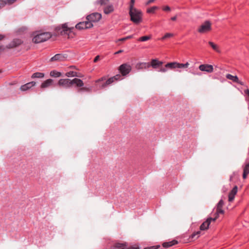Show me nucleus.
<instances>
[{
    "mask_svg": "<svg viewBox=\"0 0 249 249\" xmlns=\"http://www.w3.org/2000/svg\"><path fill=\"white\" fill-rule=\"evenodd\" d=\"M70 68L71 69H76V67L75 66H71Z\"/></svg>",
    "mask_w": 249,
    "mask_h": 249,
    "instance_id": "59",
    "label": "nucleus"
},
{
    "mask_svg": "<svg viewBox=\"0 0 249 249\" xmlns=\"http://www.w3.org/2000/svg\"><path fill=\"white\" fill-rule=\"evenodd\" d=\"M135 0H130L129 5V10L136 9L134 7Z\"/></svg>",
    "mask_w": 249,
    "mask_h": 249,
    "instance_id": "37",
    "label": "nucleus"
},
{
    "mask_svg": "<svg viewBox=\"0 0 249 249\" xmlns=\"http://www.w3.org/2000/svg\"><path fill=\"white\" fill-rule=\"evenodd\" d=\"M160 248V245L153 246L150 247H147L144 248V249H158Z\"/></svg>",
    "mask_w": 249,
    "mask_h": 249,
    "instance_id": "40",
    "label": "nucleus"
},
{
    "mask_svg": "<svg viewBox=\"0 0 249 249\" xmlns=\"http://www.w3.org/2000/svg\"><path fill=\"white\" fill-rule=\"evenodd\" d=\"M130 19L134 23L138 24L142 21V12L136 9L130 10L129 12Z\"/></svg>",
    "mask_w": 249,
    "mask_h": 249,
    "instance_id": "4",
    "label": "nucleus"
},
{
    "mask_svg": "<svg viewBox=\"0 0 249 249\" xmlns=\"http://www.w3.org/2000/svg\"><path fill=\"white\" fill-rule=\"evenodd\" d=\"M73 28H69L68 27L67 23L62 24L61 25L58 26L54 28L53 35L54 36H69L70 34L72 32Z\"/></svg>",
    "mask_w": 249,
    "mask_h": 249,
    "instance_id": "2",
    "label": "nucleus"
},
{
    "mask_svg": "<svg viewBox=\"0 0 249 249\" xmlns=\"http://www.w3.org/2000/svg\"><path fill=\"white\" fill-rule=\"evenodd\" d=\"M178 244V241L175 239H174L171 241L163 242L162 244V246L164 248H168Z\"/></svg>",
    "mask_w": 249,
    "mask_h": 249,
    "instance_id": "18",
    "label": "nucleus"
},
{
    "mask_svg": "<svg viewBox=\"0 0 249 249\" xmlns=\"http://www.w3.org/2000/svg\"><path fill=\"white\" fill-rule=\"evenodd\" d=\"M208 43L213 50L217 52H219L218 47L216 44H214L213 42L211 41H209Z\"/></svg>",
    "mask_w": 249,
    "mask_h": 249,
    "instance_id": "32",
    "label": "nucleus"
},
{
    "mask_svg": "<svg viewBox=\"0 0 249 249\" xmlns=\"http://www.w3.org/2000/svg\"><path fill=\"white\" fill-rule=\"evenodd\" d=\"M155 1V0H148V1L145 3V5H149L150 3L154 2Z\"/></svg>",
    "mask_w": 249,
    "mask_h": 249,
    "instance_id": "49",
    "label": "nucleus"
},
{
    "mask_svg": "<svg viewBox=\"0 0 249 249\" xmlns=\"http://www.w3.org/2000/svg\"><path fill=\"white\" fill-rule=\"evenodd\" d=\"M162 9L163 11H166V12H169L171 11L170 7L168 5L163 6L162 7Z\"/></svg>",
    "mask_w": 249,
    "mask_h": 249,
    "instance_id": "44",
    "label": "nucleus"
},
{
    "mask_svg": "<svg viewBox=\"0 0 249 249\" xmlns=\"http://www.w3.org/2000/svg\"><path fill=\"white\" fill-rule=\"evenodd\" d=\"M163 64V62L160 61L157 59H152L149 63L150 67H152L153 69H157L160 68Z\"/></svg>",
    "mask_w": 249,
    "mask_h": 249,
    "instance_id": "13",
    "label": "nucleus"
},
{
    "mask_svg": "<svg viewBox=\"0 0 249 249\" xmlns=\"http://www.w3.org/2000/svg\"><path fill=\"white\" fill-rule=\"evenodd\" d=\"M249 174V162L246 164L243 169V178L246 179Z\"/></svg>",
    "mask_w": 249,
    "mask_h": 249,
    "instance_id": "23",
    "label": "nucleus"
},
{
    "mask_svg": "<svg viewBox=\"0 0 249 249\" xmlns=\"http://www.w3.org/2000/svg\"><path fill=\"white\" fill-rule=\"evenodd\" d=\"M218 218V217L216 215H215V217L214 218L209 217L207 219V220H209L210 224H211V222L212 221L214 222Z\"/></svg>",
    "mask_w": 249,
    "mask_h": 249,
    "instance_id": "43",
    "label": "nucleus"
},
{
    "mask_svg": "<svg viewBox=\"0 0 249 249\" xmlns=\"http://www.w3.org/2000/svg\"><path fill=\"white\" fill-rule=\"evenodd\" d=\"M99 58H100L99 55H97V56H96L94 58V59H93V62H94V63L97 62L98 61V60L99 59Z\"/></svg>",
    "mask_w": 249,
    "mask_h": 249,
    "instance_id": "50",
    "label": "nucleus"
},
{
    "mask_svg": "<svg viewBox=\"0 0 249 249\" xmlns=\"http://www.w3.org/2000/svg\"><path fill=\"white\" fill-rule=\"evenodd\" d=\"M125 37V39H126V40L132 38L133 37V35H130V36H126Z\"/></svg>",
    "mask_w": 249,
    "mask_h": 249,
    "instance_id": "53",
    "label": "nucleus"
},
{
    "mask_svg": "<svg viewBox=\"0 0 249 249\" xmlns=\"http://www.w3.org/2000/svg\"><path fill=\"white\" fill-rule=\"evenodd\" d=\"M128 244L126 242L119 243L117 242L114 243L113 247L118 249H126Z\"/></svg>",
    "mask_w": 249,
    "mask_h": 249,
    "instance_id": "19",
    "label": "nucleus"
},
{
    "mask_svg": "<svg viewBox=\"0 0 249 249\" xmlns=\"http://www.w3.org/2000/svg\"><path fill=\"white\" fill-rule=\"evenodd\" d=\"M200 234V231L194 232L189 236V239H191V240H193L195 238L197 239L199 237Z\"/></svg>",
    "mask_w": 249,
    "mask_h": 249,
    "instance_id": "27",
    "label": "nucleus"
},
{
    "mask_svg": "<svg viewBox=\"0 0 249 249\" xmlns=\"http://www.w3.org/2000/svg\"><path fill=\"white\" fill-rule=\"evenodd\" d=\"M6 4L9 5H12L16 2L17 0H5Z\"/></svg>",
    "mask_w": 249,
    "mask_h": 249,
    "instance_id": "39",
    "label": "nucleus"
},
{
    "mask_svg": "<svg viewBox=\"0 0 249 249\" xmlns=\"http://www.w3.org/2000/svg\"><path fill=\"white\" fill-rule=\"evenodd\" d=\"M210 221L206 220L204 222H203L200 226V231H205L208 230L210 225Z\"/></svg>",
    "mask_w": 249,
    "mask_h": 249,
    "instance_id": "22",
    "label": "nucleus"
},
{
    "mask_svg": "<svg viewBox=\"0 0 249 249\" xmlns=\"http://www.w3.org/2000/svg\"><path fill=\"white\" fill-rule=\"evenodd\" d=\"M76 77H82V76L81 75L80 73L77 72V75Z\"/></svg>",
    "mask_w": 249,
    "mask_h": 249,
    "instance_id": "58",
    "label": "nucleus"
},
{
    "mask_svg": "<svg viewBox=\"0 0 249 249\" xmlns=\"http://www.w3.org/2000/svg\"><path fill=\"white\" fill-rule=\"evenodd\" d=\"M189 64L188 62H186L185 64L179 63V69L183 68H187Z\"/></svg>",
    "mask_w": 249,
    "mask_h": 249,
    "instance_id": "41",
    "label": "nucleus"
},
{
    "mask_svg": "<svg viewBox=\"0 0 249 249\" xmlns=\"http://www.w3.org/2000/svg\"><path fill=\"white\" fill-rule=\"evenodd\" d=\"M71 87L74 85L75 87L78 88L82 87L84 86L83 81L79 78H74L72 80H71Z\"/></svg>",
    "mask_w": 249,
    "mask_h": 249,
    "instance_id": "16",
    "label": "nucleus"
},
{
    "mask_svg": "<svg viewBox=\"0 0 249 249\" xmlns=\"http://www.w3.org/2000/svg\"><path fill=\"white\" fill-rule=\"evenodd\" d=\"M126 41V39H125V37H123V38H121L118 39L116 41V42H118V41Z\"/></svg>",
    "mask_w": 249,
    "mask_h": 249,
    "instance_id": "52",
    "label": "nucleus"
},
{
    "mask_svg": "<svg viewBox=\"0 0 249 249\" xmlns=\"http://www.w3.org/2000/svg\"><path fill=\"white\" fill-rule=\"evenodd\" d=\"M238 187L235 186L232 190L230 192L228 195V200L229 202L232 201L235 197V196L237 192Z\"/></svg>",
    "mask_w": 249,
    "mask_h": 249,
    "instance_id": "14",
    "label": "nucleus"
},
{
    "mask_svg": "<svg viewBox=\"0 0 249 249\" xmlns=\"http://www.w3.org/2000/svg\"><path fill=\"white\" fill-rule=\"evenodd\" d=\"M123 51H123V50H119L118 51H117V52H115V53H114V54H119V53H123Z\"/></svg>",
    "mask_w": 249,
    "mask_h": 249,
    "instance_id": "54",
    "label": "nucleus"
},
{
    "mask_svg": "<svg viewBox=\"0 0 249 249\" xmlns=\"http://www.w3.org/2000/svg\"><path fill=\"white\" fill-rule=\"evenodd\" d=\"M62 75L60 72L55 70L52 71L50 72V76L53 77H59Z\"/></svg>",
    "mask_w": 249,
    "mask_h": 249,
    "instance_id": "30",
    "label": "nucleus"
},
{
    "mask_svg": "<svg viewBox=\"0 0 249 249\" xmlns=\"http://www.w3.org/2000/svg\"><path fill=\"white\" fill-rule=\"evenodd\" d=\"M92 91L91 88L89 87H80L77 89L78 92H90Z\"/></svg>",
    "mask_w": 249,
    "mask_h": 249,
    "instance_id": "26",
    "label": "nucleus"
},
{
    "mask_svg": "<svg viewBox=\"0 0 249 249\" xmlns=\"http://www.w3.org/2000/svg\"><path fill=\"white\" fill-rule=\"evenodd\" d=\"M177 19V16H174L171 18V20L172 21H175Z\"/></svg>",
    "mask_w": 249,
    "mask_h": 249,
    "instance_id": "55",
    "label": "nucleus"
},
{
    "mask_svg": "<svg viewBox=\"0 0 249 249\" xmlns=\"http://www.w3.org/2000/svg\"><path fill=\"white\" fill-rule=\"evenodd\" d=\"M224 201L222 199H220L219 201V202L217 204L216 208H222L223 205H224Z\"/></svg>",
    "mask_w": 249,
    "mask_h": 249,
    "instance_id": "38",
    "label": "nucleus"
},
{
    "mask_svg": "<svg viewBox=\"0 0 249 249\" xmlns=\"http://www.w3.org/2000/svg\"><path fill=\"white\" fill-rule=\"evenodd\" d=\"M199 69L202 71H206L209 73L212 72L213 71V66L209 64H201L199 66Z\"/></svg>",
    "mask_w": 249,
    "mask_h": 249,
    "instance_id": "12",
    "label": "nucleus"
},
{
    "mask_svg": "<svg viewBox=\"0 0 249 249\" xmlns=\"http://www.w3.org/2000/svg\"><path fill=\"white\" fill-rule=\"evenodd\" d=\"M165 67L170 69L179 68V63L177 62L168 63L165 65Z\"/></svg>",
    "mask_w": 249,
    "mask_h": 249,
    "instance_id": "20",
    "label": "nucleus"
},
{
    "mask_svg": "<svg viewBox=\"0 0 249 249\" xmlns=\"http://www.w3.org/2000/svg\"><path fill=\"white\" fill-rule=\"evenodd\" d=\"M65 75L67 77H75L77 75V72L70 71L66 72Z\"/></svg>",
    "mask_w": 249,
    "mask_h": 249,
    "instance_id": "33",
    "label": "nucleus"
},
{
    "mask_svg": "<svg viewBox=\"0 0 249 249\" xmlns=\"http://www.w3.org/2000/svg\"><path fill=\"white\" fill-rule=\"evenodd\" d=\"M6 5L5 0H0V9Z\"/></svg>",
    "mask_w": 249,
    "mask_h": 249,
    "instance_id": "45",
    "label": "nucleus"
},
{
    "mask_svg": "<svg viewBox=\"0 0 249 249\" xmlns=\"http://www.w3.org/2000/svg\"><path fill=\"white\" fill-rule=\"evenodd\" d=\"M4 38V36L2 35H0V41Z\"/></svg>",
    "mask_w": 249,
    "mask_h": 249,
    "instance_id": "57",
    "label": "nucleus"
},
{
    "mask_svg": "<svg viewBox=\"0 0 249 249\" xmlns=\"http://www.w3.org/2000/svg\"><path fill=\"white\" fill-rule=\"evenodd\" d=\"M23 43V41L19 38H14L11 42L6 46L8 49L16 48Z\"/></svg>",
    "mask_w": 249,
    "mask_h": 249,
    "instance_id": "9",
    "label": "nucleus"
},
{
    "mask_svg": "<svg viewBox=\"0 0 249 249\" xmlns=\"http://www.w3.org/2000/svg\"><path fill=\"white\" fill-rule=\"evenodd\" d=\"M102 18V15L100 13L95 12L89 15L86 17V19L91 23L99 21Z\"/></svg>",
    "mask_w": 249,
    "mask_h": 249,
    "instance_id": "7",
    "label": "nucleus"
},
{
    "mask_svg": "<svg viewBox=\"0 0 249 249\" xmlns=\"http://www.w3.org/2000/svg\"><path fill=\"white\" fill-rule=\"evenodd\" d=\"M2 70L0 69V73L2 72Z\"/></svg>",
    "mask_w": 249,
    "mask_h": 249,
    "instance_id": "60",
    "label": "nucleus"
},
{
    "mask_svg": "<svg viewBox=\"0 0 249 249\" xmlns=\"http://www.w3.org/2000/svg\"><path fill=\"white\" fill-rule=\"evenodd\" d=\"M122 76H122V75H121L120 74H118L115 75L114 76H112V77H113L114 81H117L119 80H122L123 79Z\"/></svg>",
    "mask_w": 249,
    "mask_h": 249,
    "instance_id": "34",
    "label": "nucleus"
},
{
    "mask_svg": "<svg viewBox=\"0 0 249 249\" xmlns=\"http://www.w3.org/2000/svg\"><path fill=\"white\" fill-rule=\"evenodd\" d=\"M151 38V36H145L140 37L138 38V41L140 42H144L147 41Z\"/></svg>",
    "mask_w": 249,
    "mask_h": 249,
    "instance_id": "31",
    "label": "nucleus"
},
{
    "mask_svg": "<svg viewBox=\"0 0 249 249\" xmlns=\"http://www.w3.org/2000/svg\"><path fill=\"white\" fill-rule=\"evenodd\" d=\"M71 81L70 79H61L58 81L57 84L59 86L70 88L71 87Z\"/></svg>",
    "mask_w": 249,
    "mask_h": 249,
    "instance_id": "11",
    "label": "nucleus"
},
{
    "mask_svg": "<svg viewBox=\"0 0 249 249\" xmlns=\"http://www.w3.org/2000/svg\"><path fill=\"white\" fill-rule=\"evenodd\" d=\"M36 82L35 81H32L29 83H27L23 85H22L20 88V90L22 91H26L29 89H30L32 87L35 86Z\"/></svg>",
    "mask_w": 249,
    "mask_h": 249,
    "instance_id": "15",
    "label": "nucleus"
},
{
    "mask_svg": "<svg viewBox=\"0 0 249 249\" xmlns=\"http://www.w3.org/2000/svg\"><path fill=\"white\" fill-rule=\"evenodd\" d=\"M67 58V55L66 54H63L61 53H57L54 55L53 57H52L50 60V62L53 61H64Z\"/></svg>",
    "mask_w": 249,
    "mask_h": 249,
    "instance_id": "10",
    "label": "nucleus"
},
{
    "mask_svg": "<svg viewBox=\"0 0 249 249\" xmlns=\"http://www.w3.org/2000/svg\"><path fill=\"white\" fill-rule=\"evenodd\" d=\"M115 82L112 77L106 80V76H103L101 78L96 80L95 83L97 87L100 89H104L108 85L111 84L112 83Z\"/></svg>",
    "mask_w": 249,
    "mask_h": 249,
    "instance_id": "3",
    "label": "nucleus"
},
{
    "mask_svg": "<svg viewBox=\"0 0 249 249\" xmlns=\"http://www.w3.org/2000/svg\"><path fill=\"white\" fill-rule=\"evenodd\" d=\"M167 69H168V68H166L165 66L164 68L161 67L160 68V70L159 71L160 72H165L167 71Z\"/></svg>",
    "mask_w": 249,
    "mask_h": 249,
    "instance_id": "48",
    "label": "nucleus"
},
{
    "mask_svg": "<svg viewBox=\"0 0 249 249\" xmlns=\"http://www.w3.org/2000/svg\"><path fill=\"white\" fill-rule=\"evenodd\" d=\"M131 66L127 63H124L118 68V70L123 76L127 75L131 71Z\"/></svg>",
    "mask_w": 249,
    "mask_h": 249,
    "instance_id": "5",
    "label": "nucleus"
},
{
    "mask_svg": "<svg viewBox=\"0 0 249 249\" xmlns=\"http://www.w3.org/2000/svg\"><path fill=\"white\" fill-rule=\"evenodd\" d=\"M211 25L210 21H205L198 29V32L199 33L203 34L210 31L212 30Z\"/></svg>",
    "mask_w": 249,
    "mask_h": 249,
    "instance_id": "6",
    "label": "nucleus"
},
{
    "mask_svg": "<svg viewBox=\"0 0 249 249\" xmlns=\"http://www.w3.org/2000/svg\"><path fill=\"white\" fill-rule=\"evenodd\" d=\"M53 82V80L51 79H49L44 81L41 85L40 88L44 89L50 86Z\"/></svg>",
    "mask_w": 249,
    "mask_h": 249,
    "instance_id": "21",
    "label": "nucleus"
},
{
    "mask_svg": "<svg viewBox=\"0 0 249 249\" xmlns=\"http://www.w3.org/2000/svg\"><path fill=\"white\" fill-rule=\"evenodd\" d=\"M17 83V82H14L13 83H9V85L10 86H12V85H16Z\"/></svg>",
    "mask_w": 249,
    "mask_h": 249,
    "instance_id": "56",
    "label": "nucleus"
},
{
    "mask_svg": "<svg viewBox=\"0 0 249 249\" xmlns=\"http://www.w3.org/2000/svg\"><path fill=\"white\" fill-rule=\"evenodd\" d=\"M126 249H140V248L138 246H130L128 248L126 247Z\"/></svg>",
    "mask_w": 249,
    "mask_h": 249,
    "instance_id": "47",
    "label": "nucleus"
},
{
    "mask_svg": "<svg viewBox=\"0 0 249 249\" xmlns=\"http://www.w3.org/2000/svg\"><path fill=\"white\" fill-rule=\"evenodd\" d=\"M245 94L246 96V99L249 102V89H247L244 90Z\"/></svg>",
    "mask_w": 249,
    "mask_h": 249,
    "instance_id": "42",
    "label": "nucleus"
},
{
    "mask_svg": "<svg viewBox=\"0 0 249 249\" xmlns=\"http://www.w3.org/2000/svg\"><path fill=\"white\" fill-rule=\"evenodd\" d=\"M159 9V7L158 6H154L148 8L146 10V12L148 14H154L155 13V11Z\"/></svg>",
    "mask_w": 249,
    "mask_h": 249,
    "instance_id": "28",
    "label": "nucleus"
},
{
    "mask_svg": "<svg viewBox=\"0 0 249 249\" xmlns=\"http://www.w3.org/2000/svg\"><path fill=\"white\" fill-rule=\"evenodd\" d=\"M107 0H100L98 1V3H99L101 5H105V4H106L107 1Z\"/></svg>",
    "mask_w": 249,
    "mask_h": 249,
    "instance_id": "46",
    "label": "nucleus"
},
{
    "mask_svg": "<svg viewBox=\"0 0 249 249\" xmlns=\"http://www.w3.org/2000/svg\"><path fill=\"white\" fill-rule=\"evenodd\" d=\"M150 67L149 63L142 62L137 64V68L139 69H147Z\"/></svg>",
    "mask_w": 249,
    "mask_h": 249,
    "instance_id": "24",
    "label": "nucleus"
},
{
    "mask_svg": "<svg viewBox=\"0 0 249 249\" xmlns=\"http://www.w3.org/2000/svg\"><path fill=\"white\" fill-rule=\"evenodd\" d=\"M5 48H6V46L4 47V46H2V45L0 46V52L4 51L5 50Z\"/></svg>",
    "mask_w": 249,
    "mask_h": 249,
    "instance_id": "51",
    "label": "nucleus"
},
{
    "mask_svg": "<svg viewBox=\"0 0 249 249\" xmlns=\"http://www.w3.org/2000/svg\"><path fill=\"white\" fill-rule=\"evenodd\" d=\"M34 36L32 39L35 43H40L45 42L50 39L53 36L50 32H42L36 31L33 34Z\"/></svg>",
    "mask_w": 249,
    "mask_h": 249,
    "instance_id": "1",
    "label": "nucleus"
},
{
    "mask_svg": "<svg viewBox=\"0 0 249 249\" xmlns=\"http://www.w3.org/2000/svg\"><path fill=\"white\" fill-rule=\"evenodd\" d=\"M173 36V34H172V33H166L165 34L164 36H163L161 38V40H165L166 39V38H170V37H171Z\"/></svg>",
    "mask_w": 249,
    "mask_h": 249,
    "instance_id": "35",
    "label": "nucleus"
},
{
    "mask_svg": "<svg viewBox=\"0 0 249 249\" xmlns=\"http://www.w3.org/2000/svg\"><path fill=\"white\" fill-rule=\"evenodd\" d=\"M226 78L241 85H244V83L240 81L237 76H233L231 75V74H228L226 75Z\"/></svg>",
    "mask_w": 249,
    "mask_h": 249,
    "instance_id": "17",
    "label": "nucleus"
},
{
    "mask_svg": "<svg viewBox=\"0 0 249 249\" xmlns=\"http://www.w3.org/2000/svg\"><path fill=\"white\" fill-rule=\"evenodd\" d=\"M93 27V24L88 20L85 21L80 22L75 25V28L79 30L89 29Z\"/></svg>",
    "mask_w": 249,
    "mask_h": 249,
    "instance_id": "8",
    "label": "nucleus"
},
{
    "mask_svg": "<svg viewBox=\"0 0 249 249\" xmlns=\"http://www.w3.org/2000/svg\"><path fill=\"white\" fill-rule=\"evenodd\" d=\"M44 76V73L42 72H36L35 73H34L31 76L32 78H43Z\"/></svg>",
    "mask_w": 249,
    "mask_h": 249,
    "instance_id": "29",
    "label": "nucleus"
},
{
    "mask_svg": "<svg viewBox=\"0 0 249 249\" xmlns=\"http://www.w3.org/2000/svg\"><path fill=\"white\" fill-rule=\"evenodd\" d=\"M114 11L113 6L112 5H107L104 9V12L106 14H109Z\"/></svg>",
    "mask_w": 249,
    "mask_h": 249,
    "instance_id": "25",
    "label": "nucleus"
},
{
    "mask_svg": "<svg viewBox=\"0 0 249 249\" xmlns=\"http://www.w3.org/2000/svg\"><path fill=\"white\" fill-rule=\"evenodd\" d=\"M224 211L222 210V208H216L215 215H216L218 217H219V213L224 214Z\"/></svg>",
    "mask_w": 249,
    "mask_h": 249,
    "instance_id": "36",
    "label": "nucleus"
}]
</instances>
